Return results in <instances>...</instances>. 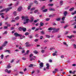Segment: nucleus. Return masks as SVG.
Segmentation results:
<instances>
[{"mask_svg":"<svg viewBox=\"0 0 76 76\" xmlns=\"http://www.w3.org/2000/svg\"><path fill=\"white\" fill-rule=\"evenodd\" d=\"M5 52H8L10 54V50H6L4 51Z\"/></svg>","mask_w":76,"mask_h":76,"instance_id":"obj_27","label":"nucleus"},{"mask_svg":"<svg viewBox=\"0 0 76 76\" xmlns=\"http://www.w3.org/2000/svg\"><path fill=\"white\" fill-rule=\"evenodd\" d=\"M44 23H42V22H41L40 23V25L41 26H44Z\"/></svg>","mask_w":76,"mask_h":76,"instance_id":"obj_14","label":"nucleus"},{"mask_svg":"<svg viewBox=\"0 0 76 76\" xmlns=\"http://www.w3.org/2000/svg\"><path fill=\"white\" fill-rule=\"evenodd\" d=\"M48 42V40H45L44 41V42H45V43H46V42Z\"/></svg>","mask_w":76,"mask_h":76,"instance_id":"obj_50","label":"nucleus"},{"mask_svg":"<svg viewBox=\"0 0 76 76\" xmlns=\"http://www.w3.org/2000/svg\"><path fill=\"white\" fill-rule=\"evenodd\" d=\"M22 59L23 60H26V58H25L24 57H23L22 58Z\"/></svg>","mask_w":76,"mask_h":76,"instance_id":"obj_52","label":"nucleus"},{"mask_svg":"<svg viewBox=\"0 0 76 76\" xmlns=\"http://www.w3.org/2000/svg\"><path fill=\"white\" fill-rule=\"evenodd\" d=\"M12 9V8L11 7H10L9 8L5 9V11L6 12H7L8 11H9L10 10V9Z\"/></svg>","mask_w":76,"mask_h":76,"instance_id":"obj_4","label":"nucleus"},{"mask_svg":"<svg viewBox=\"0 0 76 76\" xmlns=\"http://www.w3.org/2000/svg\"><path fill=\"white\" fill-rule=\"evenodd\" d=\"M34 3H35L36 4H38V2L37 1H34Z\"/></svg>","mask_w":76,"mask_h":76,"instance_id":"obj_28","label":"nucleus"},{"mask_svg":"<svg viewBox=\"0 0 76 76\" xmlns=\"http://www.w3.org/2000/svg\"><path fill=\"white\" fill-rule=\"evenodd\" d=\"M21 52L22 54H23V53H25V50H23L21 51Z\"/></svg>","mask_w":76,"mask_h":76,"instance_id":"obj_40","label":"nucleus"},{"mask_svg":"<svg viewBox=\"0 0 76 76\" xmlns=\"http://www.w3.org/2000/svg\"><path fill=\"white\" fill-rule=\"evenodd\" d=\"M23 29V28H21V27H19V31H22Z\"/></svg>","mask_w":76,"mask_h":76,"instance_id":"obj_38","label":"nucleus"},{"mask_svg":"<svg viewBox=\"0 0 76 76\" xmlns=\"http://www.w3.org/2000/svg\"><path fill=\"white\" fill-rule=\"evenodd\" d=\"M1 59H3V58L4 57V55H3L2 54L1 56Z\"/></svg>","mask_w":76,"mask_h":76,"instance_id":"obj_30","label":"nucleus"},{"mask_svg":"<svg viewBox=\"0 0 76 76\" xmlns=\"http://www.w3.org/2000/svg\"><path fill=\"white\" fill-rule=\"evenodd\" d=\"M3 46H0V50H3Z\"/></svg>","mask_w":76,"mask_h":76,"instance_id":"obj_49","label":"nucleus"},{"mask_svg":"<svg viewBox=\"0 0 76 76\" xmlns=\"http://www.w3.org/2000/svg\"><path fill=\"white\" fill-rule=\"evenodd\" d=\"M73 46L74 48H75V49H76V44H73Z\"/></svg>","mask_w":76,"mask_h":76,"instance_id":"obj_36","label":"nucleus"},{"mask_svg":"<svg viewBox=\"0 0 76 76\" xmlns=\"http://www.w3.org/2000/svg\"><path fill=\"white\" fill-rule=\"evenodd\" d=\"M5 11V9L2 10L0 11V13H2V12H4Z\"/></svg>","mask_w":76,"mask_h":76,"instance_id":"obj_31","label":"nucleus"},{"mask_svg":"<svg viewBox=\"0 0 76 76\" xmlns=\"http://www.w3.org/2000/svg\"><path fill=\"white\" fill-rule=\"evenodd\" d=\"M35 29V27H32L31 28V29H32V30H34V29Z\"/></svg>","mask_w":76,"mask_h":76,"instance_id":"obj_58","label":"nucleus"},{"mask_svg":"<svg viewBox=\"0 0 76 76\" xmlns=\"http://www.w3.org/2000/svg\"><path fill=\"white\" fill-rule=\"evenodd\" d=\"M39 66L40 67H39V69H41V67H44V64H43V63L41 62L39 64Z\"/></svg>","mask_w":76,"mask_h":76,"instance_id":"obj_3","label":"nucleus"},{"mask_svg":"<svg viewBox=\"0 0 76 76\" xmlns=\"http://www.w3.org/2000/svg\"><path fill=\"white\" fill-rule=\"evenodd\" d=\"M67 12L66 11H64V16H66V15H67Z\"/></svg>","mask_w":76,"mask_h":76,"instance_id":"obj_9","label":"nucleus"},{"mask_svg":"<svg viewBox=\"0 0 76 76\" xmlns=\"http://www.w3.org/2000/svg\"><path fill=\"white\" fill-rule=\"evenodd\" d=\"M48 31H52V30H54V28H48Z\"/></svg>","mask_w":76,"mask_h":76,"instance_id":"obj_13","label":"nucleus"},{"mask_svg":"<svg viewBox=\"0 0 76 76\" xmlns=\"http://www.w3.org/2000/svg\"><path fill=\"white\" fill-rule=\"evenodd\" d=\"M46 37L47 38H50V36L48 35H46Z\"/></svg>","mask_w":76,"mask_h":76,"instance_id":"obj_21","label":"nucleus"},{"mask_svg":"<svg viewBox=\"0 0 76 76\" xmlns=\"http://www.w3.org/2000/svg\"><path fill=\"white\" fill-rule=\"evenodd\" d=\"M76 71H74L73 72H72V74H75V72H76Z\"/></svg>","mask_w":76,"mask_h":76,"instance_id":"obj_55","label":"nucleus"},{"mask_svg":"<svg viewBox=\"0 0 76 76\" xmlns=\"http://www.w3.org/2000/svg\"><path fill=\"white\" fill-rule=\"evenodd\" d=\"M7 34V31H5L4 33H3V34L4 35V34Z\"/></svg>","mask_w":76,"mask_h":76,"instance_id":"obj_51","label":"nucleus"},{"mask_svg":"<svg viewBox=\"0 0 76 76\" xmlns=\"http://www.w3.org/2000/svg\"><path fill=\"white\" fill-rule=\"evenodd\" d=\"M50 19L49 18H48L46 19V21H48V20H50Z\"/></svg>","mask_w":76,"mask_h":76,"instance_id":"obj_62","label":"nucleus"},{"mask_svg":"<svg viewBox=\"0 0 76 76\" xmlns=\"http://www.w3.org/2000/svg\"><path fill=\"white\" fill-rule=\"evenodd\" d=\"M18 4H19V2H17L16 4H15V6H18Z\"/></svg>","mask_w":76,"mask_h":76,"instance_id":"obj_46","label":"nucleus"},{"mask_svg":"<svg viewBox=\"0 0 76 76\" xmlns=\"http://www.w3.org/2000/svg\"><path fill=\"white\" fill-rule=\"evenodd\" d=\"M67 37L69 38V39H71V38H72L73 37V36L72 35L71 36H67Z\"/></svg>","mask_w":76,"mask_h":76,"instance_id":"obj_20","label":"nucleus"},{"mask_svg":"<svg viewBox=\"0 0 76 76\" xmlns=\"http://www.w3.org/2000/svg\"><path fill=\"white\" fill-rule=\"evenodd\" d=\"M38 10H35L34 11V13H37V12H38Z\"/></svg>","mask_w":76,"mask_h":76,"instance_id":"obj_45","label":"nucleus"},{"mask_svg":"<svg viewBox=\"0 0 76 76\" xmlns=\"http://www.w3.org/2000/svg\"><path fill=\"white\" fill-rule=\"evenodd\" d=\"M50 10H51V11H55V9H53V8H50Z\"/></svg>","mask_w":76,"mask_h":76,"instance_id":"obj_37","label":"nucleus"},{"mask_svg":"<svg viewBox=\"0 0 76 76\" xmlns=\"http://www.w3.org/2000/svg\"><path fill=\"white\" fill-rule=\"evenodd\" d=\"M19 73H20V74H22V75L23 74V72H20Z\"/></svg>","mask_w":76,"mask_h":76,"instance_id":"obj_59","label":"nucleus"},{"mask_svg":"<svg viewBox=\"0 0 76 76\" xmlns=\"http://www.w3.org/2000/svg\"><path fill=\"white\" fill-rule=\"evenodd\" d=\"M16 39V37H13L12 38V40H15V39Z\"/></svg>","mask_w":76,"mask_h":76,"instance_id":"obj_54","label":"nucleus"},{"mask_svg":"<svg viewBox=\"0 0 76 76\" xmlns=\"http://www.w3.org/2000/svg\"><path fill=\"white\" fill-rule=\"evenodd\" d=\"M8 69H9V68H10L11 66H10V64H9V65L7 66Z\"/></svg>","mask_w":76,"mask_h":76,"instance_id":"obj_23","label":"nucleus"},{"mask_svg":"<svg viewBox=\"0 0 76 76\" xmlns=\"http://www.w3.org/2000/svg\"><path fill=\"white\" fill-rule=\"evenodd\" d=\"M40 39H42V38H43V36H41L40 37Z\"/></svg>","mask_w":76,"mask_h":76,"instance_id":"obj_61","label":"nucleus"},{"mask_svg":"<svg viewBox=\"0 0 76 76\" xmlns=\"http://www.w3.org/2000/svg\"><path fill=\"white\" fill-rule=\"evenodd\" d=\"M35 9V8L34 7L33 8L31 9V11H32V10H34Z\"/></svg>","mask_w":76,"mask_h":76,"instance_id":"obj_43","label":"nucleus"},{"mask_svg":"<svg viewBox=\"0 0 76 76\" xmlns=\"http://www.w3.org/2000/svg\"><path fill=\"white\" fill-rule=\"evenodd\" d=\"M68 26L66 25L64 27V28H66Z\"/></svg>","mask_w":76,"mask_h":76,"instance_id":"obj_60","label":"nucleus"},{"mask_svg":"<svg viewBox=\"0 0 76 76\" xmlns=\"http://www.w3.org/2000/svg\"><path fill=\"white\" fill-rule=\"evenodd\" d=\"M20 35V34L17 33H14V35H15V37H19Z\"/></svg>","mask_w":76,"mask_h":76,"instance_id":"obj_7","label":"nucleus"},{"mask_svg":"<svg viewBox=\"0 0 76 76\" xmlns=\"http://www.w3.org/2000/svg\"><path fill=\"white\" fill-rule=\"evenodd\" d=\"M11 22H15V20H12L11 21Z\"/></svg>","mask_w":76,"mask_h":76,"instance_id":"obj_63","label":"nucleus"},{"mask_svg":"<svg viewBox=\"0 0 76 76\" xmlns=\"http://www.w3.org/2000/svg\"><path fill=\"white\" fill-rule=\"evenodd\" d=\"M31 20H29L30 22H31V23L33 22V21H34V18H31Z\"/></svg>","mask_w":76,"mask_h":76,"instance_id":"obj_11","label":"nucleus"},{"mask_svg":"<svg viewBox=\"0 0 76 76\" xmlns=\"http://www.w3.org/2000/svg\"><path fill=\"white\" fill-rule=\"evenodd\" d=\"M33 53H34V54H38V52L37 51L35 50H34L33 51Z\"/></svg>","mask_w":76,"mask_h":76,"instance_id":"obj_16","label":"nucleus"},{"mask_svg":"<svg viewBox=\"0 0 76 76\" xmlns=\"http://www.w3.org/2000/svg\"><path fill=\"white\" fill-rule=\"evenodd\" d=\"M56 20L57 21H60V20H61V18H57L56 19Z\"/></svg>","mask_w":76,"mask_h":76,"instance_id":"obj_24","label":"nucleus"},{"mask_svg":"<svg viewBox=\"0 0 76 76\" xmlns=\"http://www.w3.org/2000/svg\"><path fill=\"white\" fill-rule=\"evenodd\" d=\"M8 27L7 26H4L3 28L4 29H6Z\"/></svg>","mask_w":76,"mask_h":76,"instance_id":"obj_42","label":"nucleus"},{"mask_svg":"<svg viewBox=\"0 0 76 76\" xmlns=\"http://www.w3.org/2000/svg\"><path fill=\"white\" fill-rule=\"evenodd\" d=\"M60 3L61 5H63V1H60Z\"/></svg>","mask_w":76,"mask_h":76,"instance_id":"obj_17","label":"nucleus"},{"mask_svg":"<svg viewBox=\"0 0 76 76\" xmlns=\"http://www.w3.org/2000/svg\"><path fill=\"white\" fill-rule=\"evenodd\" d=\"M34 42H38L39 41V39H36L34 40Z\"/></svg>","mask_w":76,"mask_h":76,"instance_id":"obj_22","label":"nucleus"},{"mask_svg":"<svg viewBox=\"0 0 76 76\" xmlns=\"http://www.w3.org/2000/svg\"><path fill=\"white\" fill-rule=\"evenodd\" d=\"M55 71L56 72H58V69H55Z\"/></svg>","mask_w":76,"mask_h":76,"instance_id":"obj_48","label":"nucleus"},{"mask_svg":"<svg viewBox=\"0 0 76 76\" xmlns=\"http://www.w3.org/2000/svg\"><path fill=\"white\" fill-rule=\"evenodd\" d=\"M19 37H20V39H23V37H22V35L21 34H20Z\"/></svg>","mask_w":76,"mask_h":76,"instance_id":"obj_19","label":"nucleus"},{"mask_svg":"<svg viewBox=\"0 0 76 76\" xmlns=\"http://www.w3.org/2000/svg\"><path fill=\"white\" fill-rule=\"evenodd\" d=\"M25 44H26V47H29L31 46V45L30 44H29L28 42H26Z\"/></svg>","mask_w":76,"mask_h":76,"instance_id":"obj_6","label":"nucleus"},{"mask_svg":"<svg viewBox=\"0 0 76 76\" xmlns=\"http://www.w3.org/2000/svg\"><path fill=\"white\" fill-rule=\"evenodd\" d=\"M60 30V28H54L53 30L54 31L56 32H58L59 30Z\"/></svg>","mask_w":76,"mask_h":76,"instance_id":"obj_2","label":"nucleus"},{"mask_svg":"<svg viewBox=\"0 0 76 76\" xmlns=\"http://www.w3.org/2000/svg\"><path fill=\"white\" fill-rule=\"evenodd\" d=\"M40 33H41V34H42V35L45 34V32H44V31H40Z\"/></svg>","mask_w":76,"mask_h":76,"instance_id":"obj_25","label":"nucleus"},{"mask_svg":"<svg viewBox=\"0 0 76 76\" xmlns=\"http://www.w3.org/2000/svg\"><path fill=\"white\" fill-rule=\"evenodd\" d=\"M63 44H64V45H66V47H68V45H67V44H66V43L65 42H63Z\"/></svg>","mask_w":76,"mask_h":76,"instance_id":"obj_18","label":"nucleus"},{"mask_svg":"<svg viewBox=\"0 0 76 76\" xmlns=\"http://www.w3.org/2000/svg\"><path fill=\"white\" fill-rule=\"evenodd\" d=\"M15 20H18V19H19V16H17V17L15 19Z\"/></svg>","mask_w":76,"mask_h":76,"instance_id":"obj_34","label":"nucleus"},{"mask_svg":"<svg viewBox=\"0 0 76 76\" xmlns=\"http://www.w3.org/2000/svg\"><path fill=\"white\" fill-rule=\"evenodd\" d=\"M38 30H39V28H36L35 30V32H36V31H38Z\"/></svg>","mask_w":76,"mask_h":76,"instance_id":"obj_56","label":"nucleus"},{"mask_svg":"<svg viewBox=\"0 0 76 76\" xmlns=\"http://www.w3.org/2000/svg\"><path fill=\"white\" fill-rule=\"evenodd\" d=\"M34 66V65L33 64H30V65L28 66L29 67H32Z\"/></svg>","mask_w":76,"mask_h":76,"instance_id":"obj_29","label":"nucleus"},{"mask_svg":"<svg viewBox=\"0 0 76 76\" xmlns=\"http://www.w3.org/2000/svg\"><path fill=\"white\" fill-rule=\"evenodd\" d=\"M45 6L44 5L41 8V10H43L45 9Z\"/></svg>","mask_w":76,"mask_h":76,"instance_id":"obj_8","label":"nucleus"},{"mask_svg":"<svg viewBox=\"0 0 76 76\" xmlns=\"http://www.w3.org/2000/svg\"><path fill=\"white\" fill-rule=\"evenodd\" d=\"M75 9V8L74 7H72L69 10L70 11V12H72V11H73Z\"/></svg>","mask_w":76,"mask_h":76,"instance_id":"obj_12","label":"nucleus"},{"mask_svg":"<svg viewBox=\"0 0 76 76\" xmlns=\"http://www.w3.org/2000/svg\"><path fill=\"white\" fill-rule=\"evenodd\" d=\"M23 32H26V28H23Z\"/></svg>","mask_w":76,"mask_h":76,"instance_id":"obj_15","label":"nucleus"},{"mask_svg":"<svg viewBox=\"0 0 76 76\" xmlns=\"http://www.w3.org/2000/svg\"><path fill=\"white\" fill-rule=\"evenodd\" d=\"M47 10H48L47 9H45L44 10H43L42 12H47Z\"/></svg>","mask_w":76,"mask_h":76,"instance_id":"obj_26","label":"nucleus"},{"mask_svg":"<svg viewBox=\"0 0 76 76\" xmlns=\"http://www.w3.org/2000/svg\"><path fill=\"white\" fill-rule=\"evenodd\" d=\"M22 7H20L18 9V12H20L21 10H22Z\"/></svg>","mask_w":76,"mask_h":76,"instance_id":"obj_5","label":"nucleus"},{"mask_svg":"<svg viewBox=\"0 0 76 76\" xmlns=\"http://www.w3.org/2000/svg\"><path fill=\"white\" fill-rule=\"evenodd\" d=\"M48 6H53V4H48Z\"/></svg>","mask_w":76,"mask_h":76,"instance_id":"obj_41","label":"nucleus"},{"mask_svg":"<svg viewBox=\"0 0 76 76\" xmlns=\"http://www.w3.org/2000/svg\"><path fill=\"white\" fill-rule=\"evenodd\" d=\"M29 50H28L27 51H26V53H27V54H29Z\"/></svg>","mask_w":76,"mask_h":76,"instance_id":"obj_57","label":"nucleus"},{"mask_svg":"<svg viewBox=\"0 0 76 76\" xmlns=\"http://www.w3.org/2000/svg\"><path fill=\"white\" fill-rule=\"evenodd\" d=\"M13 13L15 16H16V15H17V14H16V12L14 11Z\"/></svg>","mask_w":76,"mask_h":76,"instance_id":"obj_33","label":"nucleus"},{"mask_svg":"<svg viewBox=\"0 0 76 76\" xmlns=\"http://www.w3.org/2000/svg\"><path fill=\"white\" fill-rule=\"evenodd\" d=\"M46 66L47 67H46V69L48 70V69H49V67H50V65H49V64H47Z\"/></svg>","mask_w":76,"mask_h":76,"instance_id":"obj_10","label":"nucleus"},{"mask_svg":"<svg viewBox=\"0 0 76 76\" xmlns=\"http://www.w3.org/2000/svg\"><path fill=\"white\" fill-rule=\"evenodd\" d=\"M35 60V59L34 58H30V61H32L33 60Z\"/></svg>","mask_w":76,"mask_h":76,"instance_id":"obj_39","label":"nucleus"},{"mask_svg":"<svg viewBox=\"0 0 76 76\" xmlns=\"http://www.w3.org/2000/svg\"><path fill=\"white\" fill-rule=\"evenodd\" d=\"M21 18H22V20H23V19H24V21L26 22L23 23L24 24H25L26 23H28L29 19V18L28 16H22Z\"/></svg>","mask_w":76,"mask_h":76,"instance_id":"obj_1","label":"nucleus"},{"mask_svg":"<svg viewBox=\"0 0 76 76\" xmlns=\"http://www.w3.org/2000/svg\"><path fill=\"white\" fill-rule=\"evenodd\" d=\"M10 72H11V71H10V70L8 71L7 73H10Z\"/></svg>","mask_w":76,"mask_h":76,"instance_id":"obj_64","label":"nucleus"},{"mask_svg":"<svg viewBox=\"0 0 76 76\" xmlns=\"http://www.w3.org/2000/svg\"><path fill=\"white\" fill-rule=\"evenodd\" d=\"M76 11H75L72 14V15H75V14H76Z\"/></svg>","mask_w":76,"mask_h":76,"instance_id":"obj_44","label":"nucleus"},{"mask_svg":"<svg viewBox=\"0 0 76 76\" xmlns=\"http://www.w3.org/2000/svg\"><path fill=\"white\" fill-rule=\"evenodd\" d=\"M35 37H39V36H38V34H36L35 35Z\"/></svg>","mask_w":76,"mask_h":76,"instance_id":"obj_53","label":"nucleus"},{"mask_svg":"<svg viewBox=\"0 0 76 76\" xmlns=\"http://www.w3.org/2000/svg\"><path fill=\"white\" fill-rule=\"evenodd\" d=\"M29 34V33L26 32L25 33V35H28Z\"/></svg>","mask_w":76,"mask_h":76,"instance_id":"obj_35","label":"nucleus"},{"mask_svg":"<svg viewBox=\"0 0 76 76\" xmlns=\"http://www.w3.org/2000/svg\"><path fill=\"white\" fill-rule=\"evenodd\" d=\"M31 5H29L28 7V10H29L31 9Z\"/></svg>","mask_w":76,"mask_h":76,"instance_id":"obj_32","label":"nucleus"},{"mask_svg":"<svg viewBox=\"0 0 76 76\" xmlns=\"http://www.w3.org/2000/svg\"><path fill=\"white\" fill-rule=\"evenodd\" d=\"M65 18L64 17H63L62 18H61V20H64V19H65Z\"/></svg>","mask_w":76,"mask_h":76,"instance_id":"obj_47","label":"nucleus"}]
</instances>
